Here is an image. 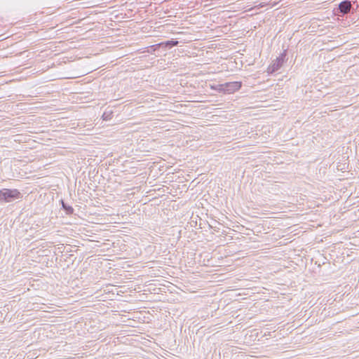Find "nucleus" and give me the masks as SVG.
Masks as SVG:
<instances>
[{
	"label": "nucleus",
	"mask_w": 359,
	"mask_h": 359,
	"mask_svg": "<svg viewBox=\"0 0 359 359\" xmlns=\"http://www.w3.org/2000/svg\"><path fill=\"white\" fill-rule=\"evenodd\" d=\"M22 197L21 193L16 189H2L0 190V201L11 203Z\"/></svg>",
	"instance_id": "obj_1"
},
{
	"label": "nucleus",
	"mask_w": 359,
	"mask_h": 359,
	"mask_svg": "<svg viewBox=\"0 0 359 359\" xmlns=\"http://www.w3.org/2000/svg\"><path fill=\"white\" fill-rule=\"evenodd\" d=\"M224 93L230 94L238 90L241 88L242 83L239 81L227 82L224 83Z\"/></svg>",
	"instance_id": "obj_2"
},
{
	"label": "nucleus",
	"mask_w": 359,
	"mask_h": 359,
	"mask_svg": "<svg viewBox=\"0 0 359 359\" xmlns=\"http://www.w3.org/2000/svg\"><path fill=\"white\" fill-rule=\"evenodd\" d=\"M178 43H179L178 41H168L161 42V43L155 44V45L152 46L151 48H154V50H156V48H159V47L171 48L172 46H177Z\"/></svg>",
	"instance_id": "obj_3"
},
{
	"label": "nucleus",
	"mask_w": 359,
	"mask_h": 359,
	"mask_svg": "<svg viewBox=\"0 0 359 359\" xmlns=\"http://www.w3.org/2000/svg\"><path fill=\"white\" fill-rule=\"evenodd\" d=\"M351 8V1L346 0L341 2L339 5V9L343 14H347L350 12Z\"/></svg>",
	"instance_id": "obj_4"
},
{
	"label": "nucleus",
	"mask_w": 359,
	"mask_h": 359,
	"mask_svg": "<svg viewBox=\"0 0 359 359\" xmlns=\"http://www.w3.org/2000/svg\"><path fill=\"white\" fill-rule=\"evenodd\" d=\"M282 65L283 59L277 58L276 60L273 62V64L269 67V72L272 73L277 71L282 66Z\"/></svg>",
	"instance_id": "obj_5"
},
{
	"label": "nucleus",
	"mask_w": 359,
	"mask_h": 359,
	"mask_svg": "<svg viewBox=\"0 0 359 359\" xmlns=\"http://www.w3.org/2000/svg\"><path fill=\"white\" fill-rule=\"evenodd\" d=\"M212 88L214 90L218 91V92H223L224 93V83L217 85L216 86H212Z\"/></svg>",
	"instance_id": "obj_6"
},
{
	"label": "nucleus",
	"mask_w": 359,
	"mask_h": 359,
	"mask_svg": "<svg viewBox=\"0 0 359 359\" xmlns=\"http://www.w3.org/2000/svg\"><path fill=\"white\" fill-rule=\"evenodd\" d=\"M62 207H63V208L66 210V211H67V212L68 214H72V213H73L74 209H73V208H72V207L66 205L64 203V202H63V201H62Z\"/></svg>",
	"instance_id": "obj_7"
}]
</instances>
